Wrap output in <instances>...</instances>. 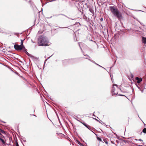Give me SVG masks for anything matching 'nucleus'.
<instances>
[{"mask_svg": "<svg viewBox=\"0 0 146 146\" xmlns=\"http://www.w3.org/2000/svg\"><path fill=\"white\" fill-rule=\"evenodd\" d=\"M110 10L113 15L116 17L119 20L122 18L121 13L119 11L117 8L115 6H110Z\"/></svg>", "mask_w": 146, "mask_h": 146, "instance_id": "f257e3e1", "label": "nucleus"}, {"mask_svg": "<svg viewBox=\"0 0 146 146\" xmlns=\"http://www.w3.org/2000/svg\"><path fill=\"white\" fill-rule=\"evenodd\" d=\"M48 40L45 36L42 35L39 36L38 40L39 46H48Z\"/></svg>", "mask_w": 146, "mask_h": 146, "instance_id": "f03ea898", "label": "nucleus"}, {"mask_svg": "<svg viewBox=\"0 0 146 146\" xmlns=\"http://www.w3.org/2000/svg\"><path fill=\"white\" fill-rule=\"evenodd\" d=\"M114 86H115L117 87V89H119L120 90H121L120 88L118 87V85L116 84H113V86L112 88V90H111V93L112 96L117 95L118 93V92L115 90V89L114 87Z\"/></svg>", "mask_w": 146, "mask_h": 146, "instance_id": "7ed1b4c3", "label": "nucleus"}, {"mask_svg": "<svg viewBox=\"0 0 146 146\" xmlns=\"http://www.w3.org/2000/svg\"><path fill=\"white\" fill-rule=\"evenodd\" d=\"M14 47L15 49L17 50H23L25 48L24 46L18 45H15L14 46Z\"/></svg>", "mask_w": 146, "mask_h": 146, "instance_id": "20e7f679", "label": "nucleus"}, {"mask_svg": "<svg viewBox=\"0 0 146 146\" xmlns=\"http://www.w3.org/2000/svg\"><path fill=\"white\" fill-rule=\"evenodd\" d=\"M23 51L28 56H30L31 58L32 59H34L35 57L32 55L30 54L27 51V50L25 48L23 50Z\"/></svg>", "mask_w": 146, "mask_h": 146, "instance_id": "39448f33", "label": "nucleus"}, {"mask_svg": "<svg viewBox=\"0 0 146 146\" xmlns=\"http://www.w3.org/2000/svg\"><path fill=\"white\" fill-rule=\"evenodd\" d=\"M135 80L137 81V82L138 84L140 83L142 81V78H139L137 77L135 78Z\"/></svg>", "mask_w": 146, "mask_h": 146, "instance_id": "423d86ee", "label": "nucleus"}, {"mask_svg": "<svg viewBox=\"0 0 146 146\" xmlns=\"http://www.w3.org/2000/svg\"><path fill=\"white\" fill-rule=\"evenodd\" d=\"M130 77L131 78L129 77V76H128V79H129V80L131 81V79L133 80V79L134 78V76L133 74H132L131 73V75L130 76Z\"/></svg>", "mask_w": 146, "mask_h": 146, "instance_id": "0eeeda50", "label": "nucleus"}, {"mask_svg": "<svg viewBox=\"0 0 146 146\" xmlns=\"http://www.w3.org/2000/svg\"><path fill=\"white\" fill-rule=\"evenodd\" d=\"M142 40L143 43H146V37H143L142 38Z\"/></svg>", "mask_w": 146, "mask_h": 146, "instance_id": "6e6552de", "label": "nucleus"}, {"mask_svg": "<svg viewBox=\"0 0 146 146\" xmlns=\"http://www.w3.org/2000/svg\"><path fill=\"white\" fill-rule=\"evenodd\" d=\"M64 15V16H65L66 17H67L69 19H70L71 20H74V19H72V18H70L68 17H67V16H66V15H63V14H60V15H55L54 16H58V15Z\"/></svg>", "mask_w": 146, "mask_h": 146, "instance_id": "1a4fd4ad", "label": "nucleus"}, {"mask_svg": "<svg viewBox=\"0 0 146 146\" xmlns=\"http://www.w3.org/2000/svg\"><path fill=\"white\" fill-rule=\"evenodd\" d=\"M81 123L83 124V125L85 126L87 128H88V127H89V125L87 124L86 123H85L84 122H81Z\"/></svg>", "mask_w": 146, "mask_h": 146, "instance_id": "9d476101", "label": "nucleus"}, {"mask_svg": "<svg viewBox=\"0 0 146 146\" xmlns=\"http://www.w3.org/2000/svg\"><path fill=\"white\" fill-rule=\"evenodd\" d=\"M89 60H90L91 62L94 63V64H96L98 66H100V65L96 63V62H95L94 60H92L91 59H89Z\"/></svg>", "mask_w": 146, "mask_h": 146, "instance_id": "9b49d317", "label": "nucleus"}, {"mask_svg": "<svg viewBox=\"0 0 146 146\" xmlns=\"http://www.w3.org/2000/svg\"><path fill=\"white\" fill-rule=\"evenodd\" d=\"M72 59H66L65 60H63L62 61V62L63 63H64V62H68L69 61H70V60H72Z\"/></svg>", "mask_w": 146, "mask_h": 146, "instance_id": "f8f14e48", "label": "nucleus"}, {"mask_svg": "<svg viewBox=\"0 0 146 146\" xmlns=\"http://www.w3.org/2000/svg\"><path fill=\"white\" fill-rule=\"evenodd\" d=\"M137 87H138V88L139 89V90L141 91V92H143V90L142 89V88H141L140 87H139V86H138L137 85Z\"/></svg>", "mask_w": 146, "mask_h": 146, "instance_id": "ddd939ff", "label": "nucleus"}, {"mask_svg": "<svg viewBox=\"0 0 146 146\" xmlns=\"http://www.w3.org/2000/svg\"><path fill=\"white\" fill-rule=\"evenodd\" d=\"M0 140L2 142V143L4 144H5V142L4 140L3 139H2L0 137Z\"/></svg>", "mask_w": 146, "mask_h": 146, "instance_id": "4468645a", "label": "nucleus"}, {"mask_svg": "<svg viewBox=\"0 0 146 146\" xmlns=\"http://www.w3.org/2000/svg\"><path fill=\"white\" fill-rule=\"evenodd\" d=\"M103 141L107 145L108 144V142L106 139H104Z\"/></svg>", "mask_w": 146, "mask_h": 146, "instance_id": "2eb2a0df", "label": "nucleus"}, {"mask_svg": "<svg viewBox=\"0 0 146 146\" xmlns=\"http://www.w3.org/2000/svg\"><path fill=\"white\" fill-rule=\"evenodd\" d=\"M24 40V39L23 40H21V43L20 45H21L22 46H24V45H23V43Z\"/></svg>", "mask_w": 146, "mask_h": 146, "instance_id": "dca6fc26", "label": "nucleus"}, {"mask_svg": "<svg viewBox=\"0 0 146 146\" xmlns=\"http://www.w3.org/2000/svg\"><path fill=\"white\" fill-rule=\"evenodd\" d=\"M142 132L145 133H146V128H144Z\"/></svg>", "mask_w": 146, "mask_h": 146, "instance_id": "f3484780", "label": "nucleus"}, {"mask_svg": "<svg viewBox=\"0 0 146 146\" xmlns=\"http://www.w3.org/2000/svg\"><path fill=\"white\" fill-rule=\"evenodd\" d=\"M86 55L87 56V57L86 58H84L88 59L89 60V59H90V57L88 55Z\"/></svg>", "mask_w": 146, "mask_h": 146, "instance_id": "a211bd4d", "label": "nucleus"}, {"mask_svg": "<svg viewBox=\"0 0 146 146\" xmlns=\"http://www.w3.org/2000/svg\"><path fill=\"white\" fill-rule=\"evenodd\" d=\"M97 139L98 140H99L101 141H102V140L101 139V138H100L99 137H97Z\"/></svg>", "mask_w": 146, "mask_h": 146, "instance_id": "6ab92c4d", "label": "nucleus"}, {"mask_svg": "<svg viewBox=\"0 0 146 146\" xmlns=\"http://www.w3.org/2000/svg\"><path fill=\"white\" fill-rule=\"evenodd\" d=\"M88 128H87L88 129H89V130H90L91 131H92V132L93 131H92L91 130V129H92V127H90V126H89V127H88Z\"/></svg>", "mask_w": 146, "mask_h": 146, "instance_id": "aec40b11", "label": "nucleus"}, {"mask_svg": "<svg viewBox=\"0 0 146 146\" xmlns=\"http://www.w3.org/2000/svg\"><path fill=\"white\" fill-rule=\"evenodd\" d=\"M26 1L27 2H30V4H31V5H32V4L31 3V2L30 1V0H26Z\"/></svg>", "mask_w": 146, "mask_h": 146, "instance_id": "412c9836", "label": "nucleus"}, {"mask_svg": "<svg viewBox=\"0 0 146 146\" xmlns=\"http://www.w3.org/2000/svg\"><path fill=\"white\" fill-rule=\"evenodd\" d=\"M137 21H138V22H139L140 23V24H141V25H143V26H144V25H143V23H141V22H140L138 20H137Z\"/></svg>", "mask_w": 146, "mask_h": 146, "instance_id": "4be33fe9", "label": "nucleus"}, {"mask_svg": "<svg viewBox=\"0 0 146 146\" xmlns=\"http://www.w3.org/2000/svg\"><path fill=\"white\" fill-rule=\"evenodd\" d=\"M78 143L80 145H82L81 143H80L79 141H78Z\"/></svg>", "mask_w": 146, "mask_h": 146, "instance_id": "5701e85b", "label": "nucleus"}, {"mask_svg": "<svg viewBox=\"0 0 146 146\" xmlns=\"http://www.w3.org/2000/svg\"><path fill=\"white\" fill-rule=\"evenodd\" d=\"M60 28H62V29H63V28H68L67 27H59Z\"/></svg>", "mask_w": 146, "mask_h": 146, "instance_id": "b1692460", "label": "nucleus"}, {"mask_svg": "<svg viewBox=\"0 0 146 146\" xmlns=\"http://www.w3.org/2000/svg\"><path fill=\"white\" fill-rule=\"evenodd\" d=\"M25 137H24L23 139V140L24 141V142H26V141L25 140Z\"/></svg>", "mask_w": 146, "mask_h": 146, "instance_id": "393cba45", "label": "nucleus"}, {"mask_svg": "<svg viewBox=\"0 0 146 146\" xmlns=\"http://www.w3.org/2000/svg\"><path fill=\"white\" fill-rule=\"evenodd\" d=\"M135 140L136 141H137V140H138V141H143V140H142L141 139H138V140L137 139H135Z\"/></svg>", "mask_w": 146, "mask_h": 146, "instance_id": "a878e982", "label": "nucleus"}, {"mask_svg": "<svg viewBox=\"0 0 146 146\" xmlns=\"http://www.w3.org/2000/svg\"><path fill=\"white\" fill-rule=\"evenodd\" d=\"M78 44L79 45V46H80V49H81V50H82V49L81 47V46H80V42H78Z\"/></svg>", "mask_w": 146, "mask_h": 146, "instance_id": "bb28decb", "label": "nucleus"}, {"mask_svg": "<svg viewBox=\"0 0 146 146\" xmlns=\"http://www.w3.org/2000/svg\"><path fill=\"white\" fill-rule=\"evenodd\" d=\"M93 119H95L97 121H99L96 118H93Z\"/></svg>", "mask_w": 146, "mask_h": 146, "instance_id": "cd10ccee", "label": "nucleus"}, {"mask_svg": "<svg viewBox=\"0 0 146 146\" xmlns=\"http://www.w3.org/2000/svg\"><path fill=\"white\" fill-rule=\"evenodd\" d=\"M99 66L100 67H102V68H103L104 69H105L106 70V68H104V67H102V66H101L100 65V66Z\"/></svg>", "mask_w": 146, "mask_h": 146, "instance_id": "c85d7f7f", "label": "nucleus"}, {"mask_svg": "<svg viewBox=\"0 0 146 146\" xmlns=\"http://www.w3.org/2000/svg\"><path fill=\"white\" fill-rule=\"evenodd\" d=\"M16 146H19L18 144V143L17 142V143H16Z\"/></svg>", "mask_w": 146, "mask_h": 146, "instance_id": "c756f323", "label": "nucleus"}, {"mask_svg": "<svg viewBox=\"0 0 146 146\" xmlns=\"http://www.w3.org/2000/svg\"><path fill=\"white\" fill-rule=\"evenodd\" d=\"M0 132H3V131L2 130H1V129H0ZM0 134L1 135V134L0 133Z\"/></svg>", "mask_w": 146, "mask_h": 146, "instance_id": "7c9ffc66", "label": "nucleus"}, {"mask_svg": "<svg viewBox=\"0 0 146 146\" xmlns=\"http://www.w3.org/2000/svg\"><path fill=\"white\" fill-rule=\"evenodd\" d=\"M125 11H124V12H125V13H127V11H126V9H125Z\"/></svg>", "mask_w": 146, "mask_h": 146, "instance_id": "2f4dec72", "label": "nucleus"}, {"mask_svg": "<svg viewBox=\"0 0 146 146\" xmlns=\"http://www.w3.org/2000/svg\"><path fill=\"white\" fill-rule=\"evenodd\" d=\"M118 95L119 96H124L123 95H121V94H119Z\"/></svg>", "mask_w": 146, "mask_h": 146, "instance_id": "473e14b6", "label": "nucleus"}, {"mask_svg": "<svg viewBox=\"0 0 146 146\" xmlns=\"http://www.w3.org/2000/svg\"><path fill=\"white\" fill-rule=\"evenodd\" d=\"M111 142L113 144H114L115 143L113 141H111Z\"/></svg>", "mask_w": 146, "mask_h": 146, "instance_id": "72a5a7b5", "label": "nucleus"}, {"mask_svg": "<svg viewBox=\"0 0 146 146\" xmlns=\"http://www.w3.org/2000/svg\"><path fill=\"white\" fill-rule=\"evenodd\" d=\"M95 113V112H94V113H93V115L94 116V117H96V116L94 115V113Z\"/></svg>", "mask_w": 146, "mask_h": 146, "instance_id": "f704fd0d", "label": "nucleus"}, {"mask_svg": "<svg viewBox=\"0 0 146 146\" xmlns=\"http://www.w3.org/2000/svg\"><path fill=\"white\" fill-rule=\"evenodd\" d=\"M99 122H100V123H102L101 122H100V121H99Z\"/></svg>", "mask_w": 146, "mask_h": 146, "instance_id": "c9c22d12", "label": "nucleus"}, {"mask_svg": "<svg viewBox=\"0 0 146 146\" xmlns=\"http://www.w3.org/2000/svg\"><path fill=\"white\" fill-rule=\"evenodd\" d=\"M52 56V55L51 56H50L48 58H50V57L51 56Z\"/></svg>", "mask_w": 146, "mask_h": 146, "instance_id": "e433bc0d", "label": "nucleus"}, {"mask_svg": "<svg viewBox=\"0 0 146 146\" xmlns=\"http://www.w3.org/2000/svg\"><path fill=\"white\" fill-rule=\"evenodd\" d=\"M115 62H116V60H115V62H114V63H115Z\"/></svg>", "mask_w": 146, "mask_h": 146, "instance_id": "4c0bfd02", "label": "nucleus"}, {"mask_svg": "<svg viewBox=\"0 0 146 146\" xmlns=\"http://www.w3.org/2000/svg\"><path fill=\"white\" fill-rule=\"evenodd\" d=\"M102 19H101V20H103V19H102Z\"/></svg>", "mask_w": 146, "mask_h": 146, "instance_id": "58836bf2", "label": "nucleus"}, {"mask_svg": "<svg viewBox=\"0 0 146 146\" xmlns=\"http://www.w3.org/2000/svg\"><path fill=\"white\" fill-rule=\"evenodd\" d=\"M102 19H101V20H103V19H102Z\"/></svg>", "mask_w": 146, "mask_h": 146, "instance_id": "ea45409f", "label": "nucleus"}, {"mask_svg": "<svg viewBox=\"0 0 146 146\" xmlns=\"http://www.w3.org/2000/svg\"><path fill=\"white\" fill-rule=\"evenodd\" d=\"M33 115L35 116L34 115Z\"/></svg>", "mask_w": 146, "mask_h": 146, "instance_id": "a19ab883", "label": "nucleus"}, {"mask_svg": "<svg viewBox=\"0 0 146 146\" xmlns=\"http://www.w3.org/2000/svg\"><path fill=\"white\" fill-rule=\"evenodd\" d=\"M56 61H57V60H56Z\"/></svg>", "mask_w": 146, "mask_h": 146, "instance_id": "79ce46f5", "label": "nucleus"}, {"mask_svg": "<svg viewBox=\"0 0 146 146\" xmlns=\"http://www.w3.org/2000/svg\"><path fill=\"white\" fill-rule=\"evenodd\" d=\"M52 17H51L50 18H51Z\"/></svg>", "mask_w": 146, "mask_h": 146, "instance_id": "37998d69", "label": "nucleus"}]
</instances>
